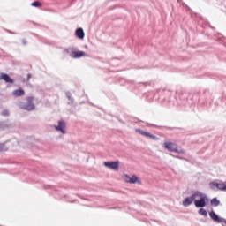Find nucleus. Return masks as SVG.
Instances as JSON below:
<instances>
[{
  "label": "nucleus",
  "mask_w": 226,
  "mask_h": 226,
  "mask_svg": "<svg viewBox=\"0 0 226 226\" xmlns=\"http://www.w3.org/2000/svg\"><path fill=\"white\" fill-rule=\"evenodd\" d=\"M207 202H209V198L207 197V195H206V193L196 191V199L194 200L195 207H206Z\"/></svg>",
  "instance_id": "1"
},
{
  "label": "nucleus",
  "mask_w": 226,
  "mask_h": 226,
  "mask_svg": "<svg viewBox=\"0 0 226 226\" xmlns=\"http://www.w3.org/2000/svg\"><path fill=\"white\" fill-rule=\"evenodd\" d=\"M19 109H22L23 110H27L28 112H31V110H34V104L33 103V97H27L26 98V103L20 102L19 104Z\"/></svg>",
  "instance_id": "2"
},
{
  "label": "nucleus",
  "mask_w": 226,
  "mask_h": 226,
  "mask_svg": "<svg viewBox=\"0 0 226 226\" xmlns=\"http://www.w3.org/2000/svg\"><path fill=\"white\" fill-rule=\"evenodd\" d=\"M209 186L214 192H226V185L223 183L210 182Z\"/></svg>",
  "instance_id": "3"
},
{
  "label": "nucleus",
  "mask_w": 226,
  "mask_h": 226,
  "mask_svg": "<svg viewBox=\"0 0 226 226\" xmlns=\"http://www.w3.org/2000/svg\"><path fill=\"white\" fill-rule=\"evenodd\" d=\"M209 216L213 222H215V223H222V226H226V219L218 216L215 211H211Z\"/></svg>",
  "instance_id": "4"
},
{
  "label": "nucleus",
  "mask_w": 226,
  "mask_h": 226,
  "mask_svg": "<svg viewBox=\"0 0 226 226\" xmlns=\"http://www.w3.org/2000/svg\"><path fill=\"white\" fill-rule=\"evenodd\" d=\"M196 195H197V192L192 193L191 196L185 198L182 202L184 207H188L192 206V204H193V202L195 203Z\"/></svg>",
  "instance_id": "5"
},
{
  "label": "nucleus",
  "mask_w": 226,
  "mask_h": 226,
  "mask_svg": "<svg viewBox=\"0 0 226 226\" xmlns=\"http://www.w3.org/2000/svg\"><path fill=\"white\" fill-rule=\"evenodd\" d=\"M54 127L56 130V132H61L63 135H65L66 130L64 129L66 128V123L64 122V120L58 121V124L55 125Z\"/></svg>",
  "instance_id": "6"
},
{
  "label": "nucleus",
  "mask_w": 226,
  "mask_h": 226,
  "mask_svg": "<svg viewBox=\"0 0 226 226\" xmlns=\"http://www.w3.org/2000/svg\"><path fill=\"white\" fill-rule=\"evenodd\" d=\"M136 132L139 133V135H142L143 137H147L148 139H152L153 140H158V137L151 134L150 132H147L142 129H136Z\"/></svg>",
  "instance_id": "7"
},
{
  "label": "nucleus",
  "mask_w": 226,
  "mask_h": 226,
  "mask_svg": "<svg viewBox=\"0 0 226 226\" xmlns=\"http://www.w3.org/2000/svg\"><path fill=\"white\" fill-rule=\"evenodd\" d=\"M104 165H105L108 169H111V170H117V169H119V161H116V162H104Z\"/></svg>",
  "instance_id": "8"
},
{
  "label": "nucleus",
  "mask_w": 226,
  "mask_h": 226,
  "mask_svg": "<svg viewBox=\"0 0 226 226\" xmlns=\"http://www.w3.org/2000/svg\"><path fill=\"white\" fill-rule=\"evenodd\" d=\"M124 179L126 183H131L132 185H135V183L139 182V177H137V175H132V177L124 175Z\"/></svg>",
  "instance_id": "9"
},
{
  "label": "nucleus",
  "mask_w": 226,
  "mask_h": 226,
  "mask_svg": "<svg viewBox=\"0 0 226 226\" xmlns=\"http://www.w3.org/2000/svg\"><path fill=\"white\" fill-rule=\"evenodd\" d=\"M165 149L170 151L171 153H176L177 151V145L173 142H165L164 143Z\"/></svg>",
  "instance_id": "10"
},
{
  "label": "nucleus",
  "mask_w": 226,
  "mask_h": 226,
  "mask_svg": "<svg viewBox=\"0 0 226 226\" xmlns=\"http://www.w3.org/2000/svg\"><path fill=\"white\" fill-rule=\"evenodd\" d=\"M0 80H4L5 84H13V82H15L13 79L10 77V75L4 72L0 73Z\"/></svg>",
  "instance_id": "11"
},
{
  "label": "nucleus",
  "mask_w": 226,
  "mask_h": 226,
  "mask_svg": "<svg viewBox=\"0 0 226 226\" xmlns=\"http://www.w3.org/2000/svg\"><path fill=\"white\" fill-rule=\"evenodd\" d=\"M70 56L72 59H80V57H84V56H86V52H84V51H72Z\"/></svg>",
  "instance_id": "12"
},
{
  "label": "nucleus",
  "mask_w": 226,
  "mask_h": 226,
  "mask_svg": "<svg viewBox=\"0 0 226 226\" xmlns=\"http://www.w3.org/2000/svg\"><path fill=\"white\" fill-rule=\"evenodd\" d=\"M75 34L77 38H79V40H84V36H86V34L84 33V29L82 28H78L75 32Z\"/></svg>",
  "instance_id": "13"
},
{
  "label": "nucleus",
  "mask_w": 226,
  "mask_h": 226,
  "mask_svg": "<svg viewBox=\"0 0 226 226\" xmlns=\"http://www.w3.org/2000/svg\"><path fill=\"white\" fill-rule=\"evenodd\" d=\"M24 94H25V92L22 89H17L12 92V96H16V97L24 96Z\"/></svg>",
  "instance_id": "14"
},
{
  "label": "nucleus",
  "mask_w": 226,
  "mask_h": 226,
  "mask_svg": "<svg viewBox=\"0 0 226 226\" xmlns=\"http://www.w3.org/2000/svg\"><path fill=\"white\" fill-rule=\"evenodd\" d=\"M211 206H215V207H218L220 206V200L217 198H213L210 201Z\"/></svg>",
  "instance_id": "15"
},
{
  "label": "nucleus",
  "mask_w": 226,
  "mask_h": 226,
  "mask_svg": "<svg viewBox=\"0 0 226 226\" xmlns=\"http://www.w3.org/2000/svg\"><path fill=\"white\" fill-rule=\"evenodd\" d=\"M66 96H67V98H68V100H69V102H68V105H73V97H72V94L70 93V92H66Z\"/></svg>",
  "instance_id": "16"
},
{
  "label": "nucleus",
  "mask_w": 226,
  "mask_h": 226,
  "mask_svg": "<svg viewBox=\"0 0 226 226\" xmlns=\"http://www.w3.org/2000/svg\"><path fill=\"white\" fill-rule=\"evenodd\" d=\"M199 215H200L201 216H204L205 218H207V211H206V209L204 208H200L198 211Z\"/></svg>",
  "instance_id": "17"
},
{
  "label": "nucleus",
  "mask_w": 226,
  "mask_h": 226,
  "mask_svg": "<svg viewBox=\"0 0 226 226\" xmlns=\"http://www.w3.org/2000/svg\"><path fill=\"white\" fill-rule=\"evenodd\" d=\"M3 151H8V147L4 143H0V153Z\"/></svg>",
  "instance_id": "18"
},
{
  "label": "nucleus",
  "mask_w": 226,
  "mask_h": 226,
  "mask_svg": "<svg viewBox=\"0 0 226 226\" xmlns=\"http://www.w3.org/2000/svg\"><path fill=\"white\" fill-rule=\"evenodd\" d=\"M31 6H34V8H40V6H41V4L38 1H35L31 4Z\"/></svg>",
  "instance_id": "19"
},
{
  "label": "nucleus",
  "mask_w": 226,
  "mask_h": 226,
  "mask_svg": "<svg viewBox=\"0 0 226 226\" xmlns=\"http://www.w3.org/2000/svg\"><path fill=\"white\" fill-rule=\"evenodd\" d=\"M175 153H178L179 154H183L185 153V150L177 148V151Z\"/></svg>",
  "instance_id": "20"
},
{
  "label": "nucleus",
  "mask_w": 226,
  "mask_h": 226,
  "mask_svg": "<svg viewBox=\"0 0 226 226\" xmlns=\"http://www.w3.org/2000/svg\"><path fill=\"white\" fill-rule=\"evenodd\" d=\"M8 114L9 112L6 109L2 112V116H8Z\"/></svg>",
  "instance_id": "21"
},
{
  "label": "nucleus",
  "mask_w": 226,
  "mask_h": 226,
  "mask_svg": "<svg viewBox=\"0 0 226 226\" xmlns=\"http://www.w3.org/2000/svg\"><path fill=\"white\" fill-rule=\"evenodd\" d=\"M22 45H27V41L26 39L22 40Z\"/></svg>",
  "instance_id": "22"
},
{
  "label": "nucleus",
  "mask_w": 226,
  "mask_h": 226,
  "mask_svg": "<svg viewBox=\"0 0 226 226\" xmlns=\"http://www.w3.org/2000/svg\"><path fill=\"white\" fill-rule=\"evenodd\" d=\"M30 79H31V73H28V74H27L26 80H30Z\"/></svg>",
  "instance_id": "23"
},
{
  "label": "nucleus",
  "mask_w": 226,
  "mask_h": 226,
  "mask_svg": "<svg viewBox=\"0 0 226 226\" xmlns=\"http://www.w3.org/2000/svg\"><path fill=\"white\" fill-rule=\"evenodd\" d=\"M7 32H9L10 34H15V32H12V31L7 30Z\"/></svg>",
  "instance_id": "24"
},
{
  "label": "nucleus",
  "mask_w": 226,
  "mask_h": 226,
  "mask_svg": "<svg viewBox=\"0 0 226 226\" xmlns=\"http://www.w3.org/2000/svg\"><path fill=\"white\" fill-rule=\"evenodd\" d=\"M70 50H72V49H67V52H70Z\"/></svg>",
  "instance_id": "25"
},
{
  "label": "nucleus",
  "mask_w": 226,
  "mask_h": 226,
  "mask_svg": "<svg viewBox=\"0 0 226 226\" xmlns=\"http://www.w3.org/2000/svg\"><path fill=\"white\" fill-rule=\"evenodd\" d=\"M177 158H179V156H177Z\"/></svg>",
  "instance_id": "26"
}]
</instances>
